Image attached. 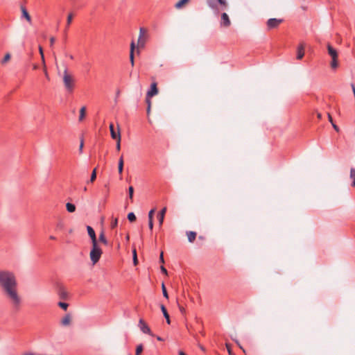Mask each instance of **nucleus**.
I'll return each mask as SVG.
<instances>
[{
    "mask_svg": "<svg viewBox=\"0 0 355 355\" xmlns=\"http://www.w3.org/2000/svg\"><path fill=\"white\" fill-rule=\"evenodd\" d=\"M236 344L239 346L240 349L243 350V352H245V349L240 345L238 341H236Z\"/></svg>",
    "mask_w": 355,
    "mask_h": 355,
    "instance_id": "nucleus-52",
    "label": "nucleus"
},
{
    "mask_svg": "<svg viewBox=\"0 0 355 355\" xmlns=\"http://www.w3.org/2000/svg\"><path fill=\"white\" fill-rule=\"evenodd\" d=\"M226 347H227V349L228 353H229L230 354H232V352H231L230 345V344H228V343H226Z\"/></svg>",
    "mask_w": 355,
    "mask_h": 355,
    "instance_id": "nucleus-47",
    "label": "nucleus"
},
{
    "mask_svg": "<svg viewBox=\"0 0 355 355\" xmlns=\"http://www.w3.org/2000/svg\"><path fill=\"white\" fill-rule=\"evenodd\" d=\"M148 38L147 31L144 28H140L138 38V46L144 47Z\"/></svg>",
    "mask_w": 355,
    "mask_h": 355,
    "instance_id": "nucleus-6",
    "label": "nucleus"
},
{
    "mask_svg": "<svg viewBox=\"0 0 355 355\" xmlns=\"http://www.w3.org/2000/svg\"><path fill=\"white\" fill-rule=\"evenodd\" d=\"M10 59V55L9 53H6L1 61L2 64H5Z\"/></svg>",
    "mask_w": 355,
    "mask_h": 355,
    "instance_id": "nucleus-35",
    "label": "nucleus"
},
{
    "mask_svg": "<svg viewBox=\"0 0 355 355\" xmlns=\"http://www.w3.org/2000/svg\"><path fill=\"white\" fill-rule=\"evenodd\" d=\"M282 19L270 18L267 21V27L268 29L275 28L282 22Z\"/></svg>",
    "mask_w": 355,
    "mask_h": 355,
    "instance_id": "nucleus-7",
    "label": "nucleus"
},
{
    "mask_svg": "<svg viewBox=\"0 0 355 355\" xmlns=\"http://www.w3.org/2000/svg\"><path fill=\"white\" fill-rule=\"evenodd\" d=\"M49 239H51V240H55L56 239V238L54 236H50Z\"/></svg>",
    "mask_w": 355,
    "mask_h": 355,
    "instance_id": "nucleus-53",
    "label": "nucleus"
},
{
    "mask_svg": "<svg viewBox=\"0 0 355 355\" xmlns=\"http://www.w3.org/2000/svg\"><path fill=\"white\" fill-rule=\"evenodd\" d=\"M331 124H332V126H333L334 129L336 131L338 132V131H339V128H338V127L336 124H334V123H332Z\"/></svg>",
    "mask_w": 355,
    "mask_h": 355,
    "instance_id": "nucleus-49",
    "label": "nucleus"
},
{
    "mask_svg": "<svg viewBox=\"0 0 355 355\" xmlns=\"http://www.w3.org/2000/svg\"><path fill=\"white\" fill-rule=\"evenodd\" d=\"M85 112H86V107H82L80 110L79 121H82L84 119V117L85 116Z\"/></svg>",
    "mask_w": 355,
    "mask_h": 355,
    "instance_id": "nucleus-24",
    "label": "nucleus"
},
{
    "mask_svg": "<svg viewBox=\"0 0 355 355\" xmlns=\"http://www.w3.org/2000/svg\"><path fill=\"white\" fill-rule=\"evenodd\" d=\"M63 83L66 90L69 93H72L75 87V79L68 73L67 69H66L63 72Z\"/></svg>",
    "mask_w": 355,
    "mask_h": 355,
    "instance_id": "nucleus-2",
    "label": "nucleus"
},
{
    "mask_svg": "<svg viewBox=\"0 0 355 355\" xmlns=\"http://www.w3.org/2000/svg\"><path fill=\"white\" fill-rule=\"evenodd\" d=\"M157 339L158 340H159V341L162 340V338L161 337H159V336H157Z\"/></svg>",
    "mask_w": 355,
    "mask_h": 355,
    "instance_id": "nucleus-55",
    "label": "nucleus"
},
{
    "mask_svg": "<svg viewBox=\"0 0 355 355\" xmlns=\"http://www.w3.org/2000/svg\"><path fill=\"white\" fill-rule=\"evenodd\" d=\"M178 306H179V309H180L181 313L184 314L186 312L185 309L182 306H180V305H178Z\"/></svg>",
    "mask_w": 355,
    "mask_h": 355,
    "instance_id": "nucleus-44",
    "label": "nucleus"
},
{
    "mask_svg": "<svg viewBox=\"0 0 355 355\" xmlns=\"http://www.w3.org/2000/svg\"><path fill=\"white\" fill-rule=\"evenodd\" d=\"M69 58H70L71 60H73V56L72 55H69Z\"/></svg>",
    "mask_w": 355,
    "mask_h": 355,
    "instance_id": "nucleus-56",
    "label": "nucleus"
},
{
    "mask_svg": "<svg viewBox=\"0 0 355 355\" xmlns=\"http://www.w3.org/2000/svg\"><path fill=\"white\" fill-rule=\"evenodd\" d=\"M103 251L98 245V243H93L92 248L90 251V259L93 264H96L100 259L102 255Z\"/></svg>",
    "mask_w": 355,
    "mask_h": 355,
    "instance_id": "nucleus-3",
    "label": "nucleus"
},
{
    "mask_svg": "<svg viewBox=\"0 0 355 355\" xmlns=\"http://www.w3.org/2000/svg\"><path fill=\"white\" fill-rule=\"evenodd\" d=\"M133 261H134L135 265L137 264V258L136 250H133Z\"/></svg>",
    "mask_w": 355,
    "mask_h": 355,
    "instance_id": "nucleus-39",
    "label": "nucleus"
},
{
    "mask_svg": "<svg viewBox=\"0 0 355 355\" xmlns=\"http://www.w3.org/2000/svg\"><path fill=\"white\" fill-rule=\"evenodd\" d=\"M190 0H180L178 2H177L175 5V8L176 9H180L183 7V6L188 3Z\"/></svg>",
    "mask_w": 355,
    "mask_h": 355,
    "instance_id": "nucleus-22",
    "label": "nucleus"
},
{
    "mask_svg": "<svg viewBox=\"0 0 355 355\" xmlns=\"http://www.w3.org/2000/svg\"><path fill=\"white\" fill-rule=\"evenodd\" d=\"M99 241L104 243L105 245L107 244V241L105 236L104 233L102 232L99 235Z\"/></svg>",
    "mask_w": 355,
    "mask_h": 355,
    "instance_id": "nucleus-27",
    "label": "nucleus"
},
{
    "mask_svg": "<svg viewBox=\"0 0 355 355\" xmlns=\"http://www.w3.org/2000/svg\"><path fill=\"white\" fill-rule=\"evenodd\" d=\"M33 69H37V64H35V65L33 66Z\"/></svg>",
    "mask_w": 355,
    "mask_h": 355,
    "instance_id": "nucleus-58",
    "label": "nucleus"
},
{
    "mask_svg": "<svg viewBox=\"0 0 355 355\" xmlns=\"http://www.w3.org/2000/svg\"><path fill=\"white\" fill-rule=\"evenodd\" d=\"M206 2L208 6L214 10L216 15L219 13L218 4H220L223 9H226L228 6L226 0H206Z\"/></svg>",
    "mask_w": 355,
    "mask_h": 355,
    "instance_id": "nucleus-4",
    "label": "nucleus"
},
{
    "mask_svg": "<svg viewBox=\"0 0 355 355\" xmlns=\"http://www.w3.org/2000/svg\"><path fill=\"white\" fill-rule=\"evenodd\" d=\"M83 146H84V141H83V139L82 138L80 139V146H79V152H80V153H83Z\"/></svg>",
    "mask_w": 355,
    "mask_h": 355,
    "instance_id": "nucleus-40",
    "label": "nucleus"
},
{
    "mask_svg": "<svg viewBox=\"0 0 355 355\" xmlns=\"http://www.w3.org/2000/svg\"><path fill=\"white\" fill-rule=\"evenodd\" d=\"M21 13H22V15L21 17H24L26 18V19L28 21V22H31V16L30 15L28 14L26 8L24 6H21Z\"/></svg>",
    "mask_w": 355,
    "mask_h": 355,
    "instance_id": "nucleus-15",
    "label": "nucleus"
},
{
    "mask_svg": "<svg viewBox=\"0 0 355 355\" xmlns=\"http://www.w3.org/2000/svg\"><path fill=\"white\" fill-rule=\"evenodd\" d=\"M327 51L329 55L331 57L330 63L332 69H336L338 67V52L331 44H327Z\"/></svg>",
    "mask_w": 355,
    "mask_h": 355,
    "instance_id": "nucleus-5",
    "label": "nucleus"
},
{
    "mask_svg": "<svg viewBox=\"0 0 355 355\" xmlns=\"http://www.w3.org/2000/svg\"><path fill=\"white\" fill-rule=\"evenodd\" d=\"M67 210L70 212H74L76 211V206L70 202H67L66 205Z\"/></svg>",
    "mask_w": 355,
    "mask_h": 355,
    "instance_id": "nucleus-23",
    "label": "nucleus"
},
{
    "mask_svg": "<svg viewBox=\"0 0 355 355\" xmlns=\"http://www.w3.org/2000/svg\"><path fill=\"white\" fill-rule=\"evenodd\" d=\"M187 237H188V241L190 242V243H193L196 238V232H193V231H189V232H187Z\"/></svg>",
    "mask_w": 355,
    "mask_h": 355,
    "instance_id": "nucleus-16",
    "label": "nucleus"
},
{
    "mask_svg": "<svg viewBox=\"0 0 355 355\" xmlns=\"http://www.w3.org/2000/svg\"><path fill=\"white\" fill-rule=\"evenodd\" d=\"M55 41V37H51L50 38V44H51V46L54 44Z\"/></svg>",
    "mask_w": 355,
    "mask_h": 355,
    "instance_id": "nucleus-46",
    "label": "nucleus"
},
{
    "mask_svg": "<svg viewBox=\"0 0 355 355\" xmlns=\"http://www.w3.org/2000/svg\"><path fill=\"white\" fill-rule=\"evenodd\" d=\"M64 228V223L61 221L58 222L56 225V230H62Z\"/></svg>",
    "mask_w": 355,
    "mask_h": 355,
    "instance_id": "nucleus-38",
    "label": "nucleus"
},
{
    "mask_svg": "<svg viewBox=\"0 0 355 355\" xmlns=\"http://www.w3.org/2000/svg\"><path fill=\"white\" fill-rule=\"evenodd\" d=\"M110 130L111 137L113 139H121V134L119 127H117V131H115L113 123L110 124Z\"/></svg>",
    "mask_w": 355,
    "mask_h": 355,
    "instance_id": "nucleus-8",
    "label": "nucleus"
},
{
    "mask_svg": "<svg viewBox=\"0 0 355 355\" xmlns=\"http://www.w3.org/2000/svg\"><path fill=\"white\" fill-rule=\"evenodd\" d=\"M159 261L162 263H164V256H163V252H161L160 254V256H159Z\"/></svg>",
    "mask_w": 355,
    "mask_h": 355,
    "instance_id": "nucleus-45",
    "label": "nucleus"
},
{
    "mask_svg": "<svg viewBox=\"0 0 355 355\" xmlns=\"http://www.w3.org/2000/svg\"><path fill=\"white\" fill-rule=\"evenodd\" d=\"M116 148L119 151L121 149V139H116Z\"/></svg>",
    "mask_w": 355,
    "mask_h": 355,
    "instance_id": "nucleus-41",
    "label": "nucleus"
},
{
    "mask_svg": "<svg viewBox=\"0 0 355 355\" xmlns=\"http://www.w3.org/2000/svg\"><path fill=\"white\" fill-rule=\"evenodd\" d=\"M128 219L130 222H134L136 220V216L133 212H130L128 214Z\"/></svg>",
    "mask_w": 355,
    "mask_h": 355,
    "instance_id": "nucleus-28",
    "label": "nucleus"
},
{
    "mask_svg": "<svg viewBox=\"0 0 355 355\" xmlns=\"http://www.w3.org/2000/svg\"><path fill=\"white\" fill-rule=\"evenodd\" d=\"M134 50H135V42H132L130 44V60L132 65H134Z\"/></svg>",
    "mask_w": 355,
    "mask_h": 355,
    "instance_id": "nucleus-18",
    "label": "nucleus"
},
{
    "mask_svg": "<svg viewBox=\"0 0 355 355\" xmlns=\"http://www.w3.org/2000/svg\"><path fill=\"white\" fill-rule=\"evenodd\" d=\"M44 74H45V76L46 77V78H49V75H48L47 71L45 67L44 68Z\"/></svg>",
    "mask_w": 355,
    "mask_h": 355,
    "instance_id": "nucleus-50",
    "label": "nucleus"
},
{
    "mask_svg": "<svg viewBox=\"0 0 355 355\" xmlns=\"http://www.w3.org/2000/svg\"><path fill=\"white\" fill-rule=\"evenodd\" d=\"M328 118H329V121L331 122V123H334L332 117L329 114H328Z\"/></svg>",
    "mask_w": 355,
    "mask_h": 355,
    "instance_id": "nucleus-51",
    "label": "nucleus"
},
{
    "mask_svg": "<svg viewBox=\"0 0 355 355\" xmlns=\"http://www.w3.org/2000/svg\"><path fill=\"white\" fill-rule=\"evenodd\" d=\"M231 24L230 19L227 13L223 12L221 15L220 26L224 27H229Z\"/></svg>",
    "mask_w": 355,
    "mask_h": 355,
    "instance_id": "nucleus-9",
    "label": "nucleus"
},
{
    "mask_svg": "<svg viewBox=\"0 0 355 355\" xmlns=\"http://www.w3.org/2000/svg\"><path fill=\"white\" fill-rule=\"evenodd\" d=\"M154 213H155V209H154L150 210V211L148 212V220H153Z\"/></svg>",
    "mask_w": 355,
    "mask_h": 355,
    "instance_id": "nucleus-37",
    "label": "nucleus"
},
{
    "mask_svg": "<svg viewBox=\"0 0 355 355\" xmlns=\"http://www.w3.org/2000/svg\"><path fill=\"white\" fill-rule=\"evenodd\" d=\"M162 293H163L164 297H166V299H168V292H167L165 285L164 284H162Z\"/></svg>",
    "mask_w": 355,
    "mask_h": 355,
    "instance_id": "nucleus-31",
    "label": "nucleus"
},
{
    "mask_svg": "<svg viewBox=\"0 0 355 355\" xmlns=\"http://www.w3.org/2000/svg\"><path fill=\"white\" fill-rule=\"evenodd\" d=\"M146 103L148 104V107H147V113L149 114L150 112V106H151V102H150V98H146Z\"/></svg>",
    "mask_w": 355,
    "mask_h": 355,
    "instance_id": "nucleus-36",
    "label": "nucleus"
},
{
    "mask_svg": "<svg viewBox=\"0 0 355 355\" xmlns=\"http://www.w3.org/2000/svg\"><path fill=\"white\" fill-rule=\"evenodd\" d=\"M157 93H158V89L157 87V84H156V83H153L151 84L150 89L149 91H148V92H147L146 98H150L153 96L156 95Z\"/></svg>",
    "mask_w": 355,
    "mask_h": 355,
    "instance_id": "nucleus-11",
    "label": "nucleus"
},
{
    "mask_svg": "<svg viewBox=\"0 0 355 355\" xmlns=\"http://www.w3.org/2000/svg\"><path fill=\"white\" fill-rule=\"evenodd\" d=\"M17 280L15 275L8 270H0V286L10 300L15 311H19L21 305V298L17 291Z\"/></svg>",
    "mask_w": 355,
    "mask_h": 355,
    "instance_id": "nucleus-1",
    "label": "nucleus"
},
{
    "mask_svg": "<svg viewBox=\"0 0 355 355\" xmlns=\"http://www.w3.org/2000/svg\"><path fill=\"white\" fill-rule=\"evenodd\" d=\"M72 19H73V14L72 13H69L67 16V25H66V29L69 28V26H70L71 21H72Z\"/></svg>",
    "mask_w": 355,
    "mask_h": 355,
    "instance_id": "nucleus-26",
    "label": "nucleus"
},
{
    "mask_svg": "<svg viewBox=\"0 0 355 355\" xmlns=\"http://www.w3.org/2000/svg\"><path fill=\"white\" fill-rule=\"evenodd\" d=\"M350 178L352 180V186L355 187V168H352L350 171Z\"/></svg>",
    "mask_w": 355,
    "mask_h": 355,
    "instance_id": "nucleus-25",
    "label": "nucleus"
},
{
    "mask_svg": "<svg viewBox=\"0 0 355 355\" xmlns=\"http://www.w3.org/2000/svg\"><path fill=\"white\" fill-rule=\"evenodd\" d=\"M202 351H205V348L203 347H200Z\"/></svg>",
    "mask_w": 355,
    "mask_h": 355,
    "instance_id": "nucleus-60",
    "label": "nucleus"
},
{
    "mask_svg": "<svg viewBox=\"0 0 355 355\" xmlns=\"http://www.w3.org/2000/svg\"><path fill=\"white\" fill-rule=\"evenodd\" d=\"M71 322V316L69 314H67L62 320L61 324L63 326H67L70 324Z\"/></svg>",
    "mask_w": 355,
    "mask_h": 355,
    "instance_id": "nucleus-19",
    "label": "nucleus"
},
{
    "mask_svg": "<svg viewBox=\"0 0 355 355\" xmlns=\"http://www.w3.org/2000/svg\"><path fill=\"white\" fill-rule=\"evenodd\" d=\"M304 49H305L304 44L302 43L300 44L297 46V60H301L304 57Z\"/></svg>",
    "mask_w": 355,
    "mask_h": 355,
    "instance_id": "nucleus-12",
    "label": "nucleus"
},
{
    "mask_svg": "<svg viewBox=\"0 0 355 355\" xmlns=\"http://www.w3.org/2000/svg\"><path fill=\"white\" fill-rule=\"evenodd\" d=\"M133 193H134V188H133V187L130 186L128 188V197L130 200H132Z\"/></svg>",
    "mask_w": 355,
    "mask_h": 355,
    "instance_id": "nucleus-30",
    "label": "nucleus"
},
{
    "mask_svg": "<svg viewBox=\"0 0 355 355\" xmlns=\"http://www.w3.org/2000/svg\"><path fill=\"white\" fill-rule=\"evenodd\" d=\"M87 230L88 234L89 236V237L91 238L92 243H96L97 240H96V234H95L94 229L90 226H87Z\"/></svg>",
    "mask_w": 355,
    "mask_h": 355,
    "instance_id": "nucleus-13",
    "label": "nucleus"
},
{
    "mask_svg": "<svg viewBox=\"0 0 355 355\" xmlns=\"http://www.w3.org/2000/svg\"><path fill=\"white\" fill-rule=\"evenodd\" d=\"M118 225V218H115L112 219L111 223V228L114 229Z\"/></svg>",
    "mask_w": 355,
    "mask_h": 355,
    "instance_id": "nucleus-32",
    "label": "nucleus"
},
{
    "mask_svg": "<svg viewBox=\"0 0 355 355\" xmlns=\"http://www.w3.org/2000/svg\"><path fill=\"white\" fill-rule=\"evenodd\" d=\"M58 295L60 298L66 299V297H67V292L63 287H60L58 290Z\"/></svg>",
    "mask_w": 355,
    "mask_h": 355,
    "instance_id": "nucleus-20",
    "label": "nucleus"
},
{
    "mask_svg": "<svg viewBox=\"0 0 355 355\" xmlns=\"http://www.w3.org/2000/svg\"><path fill=\"white\" fill-rule=\"evenodd\" d=\"M125 239H126L127 241H128V240H129V236H128V235H127V236L125 237Z\"/></svg>",
    "mask_w": 355,
    "mask_h": 355,
    "instance_id": "nucleus-59",
    "label": "nucleus"
},
{
    "mask_svg": "<svg viewBox=\"0 0 355 355\" xmlns=\"http://www.w3.org/2000/svg\"><path fill=\"white\" fill-rule=\"evenodd\" d=\"M40 54L42 55V58L43 62H44V54H43V51H42V47H40Z\"/></svg>",
    "mask_w": 355,
    "mask_h": 355,
    "instance_id": "nucleus-48",
    "label": "nucleus"
},
{
    "mask_svg": "<svg viewBox=\"0 0 355 355\" xmlns=\"http://www.w3.org/2000/svg\"><path fill=\"white\" fill-rule=\"evenodd\" d=\"M118 170H119V173L120 175H121L122 172H123V156H121V157L119 159Z\"/></svg>",
    "mask_w": 355,
    "mask_h": 355,
    "instance_id": "nucleus-21",
    "label": "nucleus"
},
{
    "mask_svg": "<svg viewBox=\"0 0 355 355\" xmlns=\"http://www.w3.org/2000/svg\"><path fill=\"white\" fill-rule=\"evenodd\" d=\"M161 310L163 313V315L164 316V318H166V322L168 324H170L171 323V320H170V318H169V315L167 312V310L166 309V307L162 304L161 305Z\"/></svg>",
    "mask_w": 355,
    "mask_h": 355,
    "instance_id": "nucleus-17",
    "label": "nucleus"
},
{
    "mask_svg": "<svg viewBox=\"0 0 355 355\" xmlns=\"http://www.w3.org/2000/svg\"><path fill=\"white\" fill-rule=\"evenodd\" d=\"M179 355H186L183 352L180 351Z\"/></svg>",
    "mask_w": 355,
    "mask_h": 355,
    "instance_id": "nucleus-54",
    "label": "nucleus"
},
{
    "mask_svg": "<svg viewBox=\"0 0 355 355\" xmlns=\"http://www.w3.org/2000/svg\"><path fill=\"white\" fill-rule=\"evenodd\" d=\"M318 117L319 119H320V118L322 117L321 114L318 113Z\"/></svg>",
    "mask_w": 355,
    "mask_h": 355,
    "instance_id": "nucleus-57",
    "label": "nucleus"
},
{
    "mask_svg": "<svg viewBox=\"0 0 355 355\" xmlns=\"http://www.w3.org/2000/svg\"><path fill=\"white\" fill-rule=\"evenodd\" d=\"M96 178V168H94L92 173L91 178H90V182H93Z\"/></svg>",
    "mask_w": 355,
    "mask_h": 355,
    "instance_id": "nucleus-29",
    "label": "nucleus"
},
{
    "mask_svg": "<svg viewBox=\"0 0 355 355\" xmlns=\"http://www.w3.org/2000/svg\"><path fill=\"white\" fill-rule=\"evenodd\" d=\"M160 269H161V271H162V273H164V274H165V275H167V274H168V273H167V270H166V268H165L164 266H162L160 267Z\"/></svg>",
    "mask_w": 355,
    "mask_h": 355,
    "instance_id": "nucleus-43",
    "label": "nucleus"
},
{
    "mask_svg": "<svg viewBox=\"0 0 355 355\" xmlns=\"http://www.w3.org/2000/svg\"><path fill=\"white\" fill-rule=\"evenodd\" d=\"M148 226L150 230L153 228V220H148Z\"/></svg>",
    "mask_w": 355,
    "mask_h": 355,
    "instance_id": "nucleus-42",
    "label": "nucleus"
},
{
    "mask_svg": "<svg viewBox=\"0 0 355 355\" xmlns=\"http://www.w3.org/2000/svg\"><path fill=\"white\" fill-rule=\"evenodd\" d=\"M143 351V346L142 345H139L136 348V353L135 355H139Z\"/></svg>",
    "mask_w": 355,
    "mask_h": 355,
    "instance_id": "nucleus-34",
    "label": "nucleus"
},
{
    "mask_svg": "<svg viewBox=\"0 0 355 355\" xmlns=\"http://www.w3.org/2000/svg\"><path fill=\"white\" fill-rule=\"evenodd\" d=\"M139 326L140 327L141 331L146 334L152 335L151 330L149 327L144 322L142 319L139 320Z\"/></svg>",
    "mask_w": 355,
    "mask_h": 355,
    "instance_id": "nucleus-10",
    "label": "nucleus"
},
{
    "mask_svg": "<svg viewBox=\"0 0 355 355\" xmlns=\"http://www.w3.org/2000/svg\"><path fill=\"white\" fill-rule=\"evenodd\" d=\"M58 306H59L60 308H62V309H64V310H65V311H66V310L67 309V308H68V306H69V305H68V304H67V303H66V302H60L58 303Z\"/></svg>",
    "mask_w": 355,
    "mask_h": 355,
    "instance_id": "nucleus-33",
    "label": "nucleus"
},
{
    "mask_svg": "<svg viewBox=\"0 0 355 355\" xmlns=\"http://www.w3.org/2000/svg\"><path fill=\"white\" fill-rule=\"evenodd\" d=\"M166 210H167L166 207L162 208V210L159 211V213L157 215L159 226H162L163 224L164 216L166 214Z\"/></svg>",
    "mask_w": 355,
    "mask_h": 355,
    "instance_id": "nucleus-14",
    "label": "nucleus"
}]
</instances>
